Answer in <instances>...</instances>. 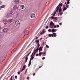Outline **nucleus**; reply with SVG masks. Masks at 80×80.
Segmentation results:
<instances>
[{
	"label": "nucleus",
	"instance_id": "nucleus-62",
	"mask_svg": "<svg viewBox=\"0 0 80 80\" xmlns=\"http://www.w3.org/2000/svg\"><path fill=\"white\" fill-rule=\"evenodd\" d=\"M63 7H65V5H63Z\"/></svg>",
	"mask_w": 80,
	"mask_h": 80
},
{
	"label": "nucleus",
	"instance_id": "nucleus-60",
	"mask_svg": "<svg viewBox=\"0 0 80 80\" xmlns=\"http://www.w3.org/2000/svg\"><path fill=\"white\" fill-rule=\"evenodd\" d=\"M1 8H1V6H0V10H1Z\"/></svg>",
	"mask_w": 80,
	"mask_h": 80
},
{
	"label": "nucleus",
	"instance_id": "nucleus-21",
	"mask_svg": "<svg viewBox=\"0 0 80 80\" xmlns=\"http://www.w3.org/2000/svg\"><path fill=\"white\" fill-rule=\"evenodd\" d=\"M42 48H43V47H40L39 48H38L39 49L38 50H39V51H42Z\"/></svg>",
	"mask_w": 80,
	"mask_h": 80
},
{
	"label": "nucleus",
	"instance_id": "nucleus-13",
	"mask_svg": "<svg viewBox=\"0 0 80 80\" xmlns=\"http://www.w3.org/2000/svg\"><path fill=\"white\" fill-rule=\"evenodd\" d=\"M13 9L14 10H17L18 9V7H17V6H14L13 8Z\"/></svg>",
	"mask_w": 80,
	"mask_h": 80
},
{
	"label": "nucleus",
	"instance_id": "nucleus-19",
	"mask_svg": "<svg viewBox=\"0 0 80 80\" xmlns=\"http://www.w3.org/2000/svg\"><path fill=\"white\" fill-rule=\"evenodd\" d=\"M25 8V6L23 5H22L20 6V8L21 9H23Z\"/></svg>",
	"mask_w": 80,
	"mask_h": 80
},
{
	"label": "nucleus",
	"instance_id": "nucleus-6",
	"mask_svg": "<svg viewBox=\"0 0 80 80\" xmlns=\"http://www.w3.org/2000/svg\"><path fill=\"white\" fill-rule=\"evenodd\" d=\"M31 53V52H30L28 54L26 58V61H25V62H27V60H28V57L30 54Z\"/></svg>",
	"mask_w": 80,
	"mask_h": 80
},
{
	"label": "nucleus",
	"instance_id": "nucleus-39",
	"mask_svg": "<svg viewBox=\"0 0 80 80\" xmlns=\"http://www.w3.org/2000/svg\"><path fill=\"white\" fill-rule=\"evenodd\" d=\"M42 60H44V59H45V57H43L42 58Z\"/></svg>",
	"mask_w": 80,
	"mask_h": 80
},
{
	"label": "nucleus",
	"instance_id": "nucleus-2",
	"mask_svg": "<svg viewBox=\"0 0 80 80\" xmlns=\"http://www.w3.org/2000/svg\"><path fill=\"white\" fill-rule=\"evenodd\" d=\"M14 15L16 16V18H18V17H19L20 16V15L19 14L16 12H14Z\"/></svg>",
	"mask_w": 80,
	"mask_h": 80
},
{
	"label": "nucleus",
	"instance_id": "nucleus-55",
	"mask_svg": "<svg viewBox=\"0 0 80 80\" xmlns=\"http://www.w3.org/2000/svg\"><path fill=\"white\" fill-rule=\"evenodd\" d=\"M62 23H59V25H62Z\"/></svg>",
	"mask_w": 80,
	"mask_h": 80
},
{
	"label": "nucleus",
	"instance_id": "nucleus-54",
	"mask_svg": "<svg viewBox=\"0 0 80 80\" xmlns=\"http://www.w3.org/2000/svg\"><path fill=\"white\" fill-rule=\"evenodd\" d=\"M1 4H2V1H0V5H1Z\"/></svg>",
	"mask_w": 80,
	"mask_h": 80
},
{
	"label": "nucleus",
	"instance_id": "nucleus-23",
	"mask_svg": "<svg viewBox=\"0 0 80 80\" xmlns=\"http://www.w3.org/2000/svg\"><path fill=\"white\" fill-rule=\"evenodd\" d=\"M36 53H34V52H32V54L31 55V57H32V56H33V57L34 56H35V55Z\"/></svg>",
	"mask_w": 80,
	"mask_h": 80
},
{
	"label": "nucleus",
	"instance_id": "nucleus-34",
	"mask_svg": "<svg viewBox=\"0 0 80 80\" xmlns=\"http://www.w3.org/2000/svg\"><path fill=\"white\" fill-rule=\"evenodd\" d=\"M46 47H47V48H49V46H48V45H46Z\"/></svg>",
	"mask_w": 80,
	"mask_h": 80
},
{
	"label": "nucleus",
	"instance_id": "nucleus-25",
	"mask_svg": "<svg viewBox=\"0 0 80 80\" xmlns=\"http://www.w3.org/2000/svg\"><path fill=\"white\" fill-rule=\"evenodd\" d=\"M67 8H64L63 10V11H65V10H67Z\"/></svg>",
	"mask_w": 80,
	"mask_h": 80
},
{
	"label": "nucleus",
	"instance_id": "nucleus-59",
	"mask_svg": "<svg viewBox=\"0 0 80 80\" xmlns=\"http://www.w3.org/2000/svg\"><path fill=\"white\" fill-rule=\"evenodd\" d=\"M42 38H40V39H39V40H42Z\"/></svg>",
	"mask_w": 80,
	"mask_h": 80
},
{
	"label": "nucleus",
	"instance_id": "nucleus-45",
	"mask_svg": "<svg viewBox=\"0 0 80 80\" xmlns=\"http://www.w3.org/2000/svg\"><path fill=\"white\" fill-rule=\"evenodd\" d=\"M31 61H32V59H30L29 62V63H31Z\"/></svg>",
	"mask_w": 80,
	"mask_h": 80
},
{
	"label": "nucleus",
	"instance_id": "nucleus-5",
	"mask_svg": "<svg viewBox=\"0 0 80 80\" xmlns=\"http://www.w3.org/2000/svg\"><path fill=\"white\" fill-rule=\"evenodd\" d=\"M12 21H13V19L10 18L8 20V22L9 23H10L12 22Z\"/></svg>",
	"mask_w": 80,
	"mask_h": 80
},
{
	"label": "nucleus",
	"instance_id": "nucleus-15",
	"mask_svg": "<svg viewBox=\"0 0 80 80\" xmlns=\"http://www.w3.org/2000/svg\"><path fill=\"white\" fill-rule=\"evenodd\" d=\"M26 68V65H25L23 66V68L21 70V72H22L23 70H24Z\"/></svg>",
	"mask_w": 80,
	"mask_h": 80
},
{
	"label": "nucleus",
	"instance_id": "nucleus-20",
	"mask_svg": "<svg viewBox=\"0 0 80 80\" xmlns=\"http://www.w3.org/2000/svg\"><path fill=\"white\" fill-rule=\"evenodd\" d=\"M45 30L44 29H43L42 30V32H41L40 33L41 34H43V33H45Z\"/></svg>",
	"mask_w": 80,
	"mask_h": 80
},
{
	"label": "nucleus",
	"instance_id": "nucleus-31",
	"mask_svg": "<svg viewBox=\"0 0 80 80\" xmlns=\"http://www.w3.org/2000/svg\"><path fill=\"white\" fill-rule=\"evenodd\" d=\"M31 65V62H29L28 64V67H30V65Z\"/></svg>",
	"mask_w": 80,
	"mask_h": 80
},
{
	"label": "nucleus",
	"instance_id": "nucleus-10",
	"mask_svg": "<svg viewBox=\"0 0 80 80\" xmlns=\"http://www.w3.org/2000/svg\"><path fill=\"white\" fill-rule=\"evenodd\" d=\"M3 31L4 32H7L8 31V28H5L3 29Z\"/></svg>",
	"mask_w": 80,
	"mask_h": 80
},
{
	"label": "nucleus",
	"instance_id": "nucleus-41",
	"mask_svg": "<svg viewBox=\"0 0 80 80\" xmlns=\"http://www.w3.org/2000/svg\"><path fill=\"white\" fill-rule=\"evenodd\" d=\"M63 13L61 12L60 13V15H62V14H63Z\"/></svg>",
	"mask_w": 80,
	"mask_h": 80
},
{
	"label": "nucleus",
	"instance_id": "nucleus-11",
	"mask_svg": "<svg viewBox=\"0 0 80 80\" xmlns=\"http://www.w3.org/2000/svg\"><path fill=\"white\" fill-rule=\"evenodd\" d=\"M38 48H39V47H38V48L34 50V52H33L34 53H37V52L38 50Z\"/></svg>",
	"mask_w": 80,
	"mask_h": 80
},
{
	"label": "nucleus",
	"instance_id": "nucleus-47",
	"mask_svg": "<svg viewBox=\"0 0 80 80\" xmlns=\"http://www.w3.org/2000/svg\"><path fill=\"white\" fill-rule=\"evenodd\" d=\"M42 44H43V45H44V44H45V42H43Z\"/></svg>",
	"mask_w": 80,
	"mask_h": 80
},
{
	"label": "nucleus",
	"instance_id": "nucleus-32",
	"mask_svg": "<svg viewBox=\"0 0 80 80\" xmlns=\"http://www.w3.org/2000/svg\"><path fill=\"white\" fill-rule=\"evenodd\" d=\"M51 19H54V17H53V16H52V17H51Z\"/></svg>",
	"mask_w": 80,
	"mask_h": 80
},
{
	"label": "nucleus",
	"instance_id": "nucleus-9",
	"mask_svg": "<svg viewBox=\"0 0 80 80\" xmlns=\"http://www.w3.org/2000/svg\"><path fill=\"white\" fill-rule=\"evenodd\" d=\"M4 22V23L5 25H7V23L8 22V21L7 20L5 19L3 21Z\"/></svg>",
	"mask_w": 80,
	"mask_h": 80
},
{
	"label": "nucleus",
	"instance_id": "nucleus-38",
	"mask_svg": "<svg viewBox=\"0 0 80 80\" xmlns=\"http://www.w3.org/2000/svg\"><path fill=\"white\" fill-rule=\"evenodd\" d=\"M11 13H13V10H12V11H11Z\"/></svg>",
	"mask_w": 80,
	"mask_h": 80
},
{
	"label": "nucleus",
	"instance_id": "nucleus-56",
	"mask_svg": "<svg viewBox=\"0 0 80 80\" xmlns=\"http://www.w3.org/2000/svg\"><path fill=\"white\" fill-rule=\"evenodd\" d=\"M28 79H29V77H27V79L28 80Z\"/></svg>",
	"mask_w": 80,
	"mask_h": 80
},
{
	"label": "nucleus",
	"instance_id": "nucleus-57",
	"mask_svg": "<svg viewBox=\"0 0 80 80\" xmlns=\"http://www.w3.org/2000/svg\"><path fill=\"white\" fill-rule=\"evenodd\" d=\"M37 39H38V37H37L36 38V39L37 40Z\"/></svg>",
	"mask_w": 80,
	"mask_h": 80
},
{
	"label": "nucleus",
	"instance_id": "nucleus-42",
	"mask_svg": "<svg viewBox=\"0 0 80 80\" xmlns=\"http://www.w3.org/2000/svg\"><path fill=\"white\" fill-rule=\"evenodd\" d=\"M46 28L47 29V28H48V26H46Z\"/></svg>",
	"mask_w": 80,
	"mask_h": 80
},
{
	"label": "nucleus",
	"instance_id": "nucleus-1",
	"mask_svg": "<svg viewBox=\"0 0 80 80\" xmlns=\"http://www.w3.org/2000/svg\"><path fill=\"white\" fill-rule=\"evenodd\" d=\"M62 5H63V4H62V3H60L57 7V10H56V12H55L54 13V14H52L53 17L54 16V15H55L56 12H58V10H59V12H62V7H61L62 6Z\"/></svg>",
	"mask_w": 80,
	"mask_h": 80
},
{
	"label": "nucleus",
	"instance_id": "nucleus-58",
	"mask_svg": "<svg viewBox=\"0 0 80 80\" xmlns=\"http://www.w3.org/2000/svg\"><path fill=\"white\" fill-rule=\"evenodd\" d=\"M45 52H44V53H43V54L45 55Z\"/></svg>",
	"mask_w": 80,
	"mask_h": 80
},
{
	"label": "nucleus",
	"instance_id": "nucleus-53",
	"mask_svg": "<svg viewBox=\"0 0 80 80\" xmlns=\"http://www.w3.org/2000/svg\"><path fill=\"white\" fill-rule=\"evenodd\" d=\"M39 55L40 56H41V54L40 53H40H39Z\"/></svg>",
	"mask_w": 80,
	"mask_h": 80
},
{
	"label": "nucleus",
	"instance_id": "nucleus-14",
	"mask_svg": "<svg viewBox=\"0 0 80 80\" xmlns=\"http://www.w3.org/2000/svg\"><path fill=\"white\" fill-rule=\"evenodd\" d=\"M52 37H57V34H56V33H54L53 34H52Z\"/></svg>",
	"mask_w": 80,
	"mask_h": 80
},
{
	"label": "nucleus",
	"instance_id": "nucleus-12",
	"mask_svg": "<svg viewBox=\"0 0 80 80\" xmlns=\"http://www.w3.org/2000/svg\"><path fill=\"white\" fill-rule=\"evenodd\" d=\"M39 42H40V41L39 40H36V42H37V43H38V47H40V44H39Z\"/></svg>",
	"mask_w": 80,
	"mask_h": 80
},
{
	"label": "nucleus",
	"instance_id": "nucleus-35",
	"mask_svg": "<svg viewBox=\"0 0 80 80\" xmlns=\"http://www.w3.org/2000/svg\"><path fill=\"white\" fill-rule=\"evenodd\" d=\"M12 78H13V76H11L10 79V80H13V79H12Z\"/></svg>",
	"mask_w": 80,
	"mask_h": 80
},
{
	"label": "nucleus",
	"instance_id": "nucleus-36",
	"mask_svg": "<svg viewBox=\"0 0 80 80\" xmlns=\"http://www.w3.org/2000/svg\"><path fill=\"white\" fill-rule=\"evenodd\" d=\"M68 6H69L67 4V5H66V7H67V8H68V7H69Z\"/></svg>",
	"mask_w": 80,
	"mask_h": 80
},
{
	"label": "nucleus",
	"instance_id": "nucleus-50",
	"mask_svg": "<svg viewBox=\"0 0 80 80\" xmlns=\"http://www.w3.org/2000/svg\"><path fill=\"white\" fill-rule=\"evenodd\" d=\"M2 29V28L1 27V26L0 25V30H1Z\"/></svg>",
	"mask_w": 80,
	"mask_h": 80
},
{
	"label": "nucleus",
	"instance_id": "nucleus-29",
	"mask_svg": "<svg viewBox=\"0 0 80 80\" xmlns=\"http://www.w3.org/2000/svg\"><path fill=\"white\" fill-rule=\"evenodd\" d=\"M48 32H52V30H51V29H49L48 30Z\"/></svg>",
	"mask_w": 80,
	"mask_h": 80
},
{
	"label": "nucleus",
	"instance_id": "nucleus-63",
	"mask_svg": "<svg viewBox=\"0 0 80 80\" xmlns=\"http://www.w3.org/2000/svg\"><path fill=\"white\" fill-rule=\"evenodd\" d=\"M40 52V50H39V52Z\"/></svg>",
	"mask_w": 80,
	"mask_h": 80
},
{
	"label": "nucleus",
	"instance_id": "nucleus-30",
	"mask_svg": "<svg viewBox=\"0 0 80 80\" xmlns=\"http://www.w3.org/2000/svg\"><path fill=\"white\" fill-rule=\"evenodd\" d=\"M33 58H34V57H33V56H32V57L31 58V60H33Z\"/></svg>",
	"mask_w": 80,
	"mask_h": 80
},
{
	"label": "nucleus",
	"instance_id": "nucleus-33",
	"mask_svg": "<svg viewBox=\"0 0 80 80\" xmlns=\"http://www.w3.org/2000/svg\"><path fill=\"white\" fill-rule=\"evenodd\" d=\"M48 37H52V35H51V34H49L48 35Z\"/></svg>",
	"mask_w": 80,
	"mask_h": 80
},
{
	"label": "nucleus",
	"instance_id": "nucleus-49",
	"mask_svg": "<svg viewBox=\"0 0 80 80\" xmlns=\"http://www.w3.org/2000/svg\"><path fill=\"white\" fill-rule=\"evenodd\" d=\"M67 3L66 2H65L64 3H65V5H67V4H67Z\"/></svg>",
	"mask_w": 80,
	"mask_h": 80
},
{
	"label": "nucleus",
	"instance_id": "nucleus-8",
	"mask_svg": "<svg viewBox=\"0 0 80 80\" xmlns=\"http://www.w3.org/2000/svg\"><path fill=\"white\" fill-rule=\"evenodd\" d=\"M29 33V31L27 30V31H25L24 32V35H28Z\"/></svg>",
	"mask_w": 80,
	"mask_h": 80
},
{
	"label": "nucleus",
	"instance_id": "nucleus-46",
	"mask_svg": "<svg viewBox=\"0 0 80 80\" xmlns=\"http://www.w3.org/2000/svg\"><path fill=\"white\" fill-rule=\"evenodd\" d=\"M43 67V66H41L39 67V68H41V67Z\"/></svg>",
	"mask_w": 80,
	"mask_h": 80
},
{
	"label": "nucleus",
	"instance_id": "nucleus-27",
	"mask_svg": "<svg viewBox=\"0 0 80 80\" xmlns=\"http://www.w3.org/2000/svg\"><path fill=\"white\" fill-rule=\"evenodd\" d=\"M54 19H55V20H57V17H54Z\"/></svg>",
	"mask_w": 80,
	"mask_h": 80
},
{
	"label": "nucleus",
	"instance_id": "nucleus-37",
	"mask_svg": "<svg viewBox=\"0 0 80 80\" xmlns=\"http://www.w3.org/2000/svg\"><path fill=\"white\" fill-rule=\"evenodd\" d=\"M18 75H20V72L18 71Z\"/></svg>",
	"mask_w": 80,
	"mask_h": 80
},
{
	"label": "nucleus",
	"instance_id": "nucleus-24",
	"mask_svg": "<svg viewBox=\"0 0 80 80\" xmlns=\"http://www.w3.org/2000/svg\"><path fill=\"white\" fill-rule=\"evenodd\" d=\"M5 5H3L1 6V8H5Z\"/></svg>",
	"mask_w": 80,
	"mask_h": 80
},
{
	"label": "nucleus",
	"instance_id": "nucleus-26",
	"mask_svg": "<svg viewBox=\"0 0 80 80\" xmlns=\"http://www.w3.org/2000/svg\"><path fill=\"white\" fill-rule=\"evenodd\" d=\"M9 14V17H12V13H10V14Z\"/></svg>",
	"mask_w": 80,
	"mask_h": 80
},
{
	"label": "nucleus",
	"instance_id": "nucleus-18",
	"mask_svg": "<svg viewBox=\"0 0 80 80\" xmlns=\"http://www.w3.org/2000/svg\"><path fill=\"white\" fill-rule=\"evenodd\" d=\"M57 29H52V32H56L57 31Z\"/></svg>",
	"mask_w": 80,
	"mask_h": 80
},
{
	"label": "nucleus",
	"instance_id": "nucleus-51",
	"mask_svg": "<svg viewBox=\"0 0 80 80\" xmlns=\"http://www.w3.org/2000/svg\"><path fill=\"white\" fill-rule=\"evenodd\" d=\"M38 55H39L38 54H37L36 55V56H37H37H38Z\"/></svg>",
	"mask_w": 80,
	"mask_h": 80
},
{
	"label": "nucleus",
	"instance_id": "nucleus-48",
	"mask_svg": "<svg viewBox=\"0 0 80 80\" xmlns=\"http://www.w3.org/2000/svg\"><path fill=\"white\" fill-rule=\"evenodd\" d=\"M33 76H35V73H33Z\"/></svg>",
	"mask_w": 80,
	"mask_h": 80
},
{
	"label": "nucleus",
	"instance_id": "nucleus-4",
	"mask_svg": "<svg viewBox=\"0 0 80 80\" xmlns=\"http://www.w3.org/2000/svg\"><path fill=\"white\" fill-rule=\"evenodd\" d=\"M54 23L51 21L50 23V28H53V27L54 26Z\"/></svg>",
	"mask_w": 80,
	"mask_h": 80
},
{
	"label": "nucleus",
	"instance_id": "nucleus-16",
	"mask_svg": "<svg viewBox=\"0 0 80 80\" xmlns=\"http://www.w3.org/2000/svg\"><path fill=\"white\" fill-rule=\"evenodd\" d=\"M14 2L15 3L18 4L19 3V0H14Z\"/></svg>",
	"mask_w": 80,
	"mask_h": 80
},
{
	"label": "nucleus",
	"instance_id": "nucleus-40",
	"mask_svg": "<svg viewBox=\"0 0 80 80\" xmlns=\"http://www.w3.org/2000/svg\"><path fill=\"white\" fill-rule=\"evenodd\" d=\"M15 78H16V79H17V76H15Z\"/></svg>",
	"mask_w": 80,
	"mask_h": 80
},
{
	"label": "nucleus",
	"instance_id": "nucleus-52",
	"mask_svg": "<svg viewBox=\"0 0 80 80\" xmlns=\"http://www.w3.org/2000/svg\"><path fill=\"white\" fill-rule=\"evenodd\" d=\"M40 53H41V55H42V54H43V52H40Z\"/></svg>",
	"mask_w": 80,
	"mask_h": 80
},
{
	"label": "nucleus",
	"instance_id": "nucleus-44",
	"mask_svg": "<svg viewBox=\"0 0 80 80\" xmlns=\"http://www.w3.org/2000/svg\"><path fill=\"white\" fill-rule=\"evenodd\" d=\"M57 28H58V27H59V25H57Z\"/></svg>",
	"mask_w": 80,
	"mask_h": 80
},
{
	"label": "nucleus",
	"instance_id": "nucleus-22",
	"mask_svg": "<svg viewBox=\"0 0 80 80\" xmlns=\"http://www.w3.org/2000/svg\"><path fill=\"white\" fill-rule=\"evenodd\" d=\"M67 1V3L69 5L70 4V0H66Z\"/></svg>",
	"mask_w": 80,
	"mask_h": 80
},
{
	"label": "nucleus",
	"instance_id": "nucleus-17",
	"mask_svg": "<svg viewBox=\"0 0 80 80\" xmlns=\"http://www.w3.org/2000/svg\"><path fill=\"white\" fill-rule=\"evenodd\" d=\"M4 59H5V57L3 56L2 58H1L0 60L2 62H3V61L4 60Z\"/></svg>",
	"mask_w": 80,
	"mask_h": 80
},
{
	"label": "nucleus",
	"instance_id": "nucleus-43",
	"mask_svg": "<svg viewBox=\"0 0 80 80\" xmlns=\"http://www.w3.org/2000/svg\"><path fill=\"white\" fill-rule=\"evenodd\" d=\"M57 27V26L56 25L54 26H53V28H56Z\"/></svg>",
	"mask_w": 80,
	"mask_h": 80
},
{
	"label": "nucleus",
	"instance_id": "nucleus-3",
	"mask_svg": "<svg viewBox=\"0 0 80 80\" xmlns=\"http://www.w3.org/2000/svg\"><path fill=\"white\" fill-rule=\"evenodd\" d=\"M15 23L16 26L20 25V22H19V20H16L15 21Z\"/></svg>",
	"mask_w": 80,
	"mask_h": 80
},
{
	"label": "nucleus",
	"instance_id": "nucleus-61",
	"mask_svg": "<svg viewBox=\"0 0 80 80\" xmlns=\"http://www.w3.org/2000/svg\"><path fill=\"white\" fill-rule=\"evenodd\" d=\"M1 30H0V33H1Z\"/></svg>",
	"mask_w": 80,
	"mask_h": 80
},
{
	"label": "nucleus",
	"instance_id": "nucleus-28",
	"mask_svg": "<svg viewBox=\"0 0 80 80\" xmlns=\"http://www.w3.org/2000/svg\"><path fill=\"white\" fill-rule=\"evenodd\" d=\"M7 18H8L9 17H10V16L9 15V14H7Z\"/></svg>",
	"mask_w": 80,
	"mask_h": 80
},
{
	"label": "nucleus",
	"instance_id": "nucleus-7",
	"mask_svg": "<svg viewBox=\"0 0 80 80\" xmlns=\"http://www.w3.org/2000/svg\"><path fill=\"white\" fill-rule=\"evenodd\" d=\"M35 17V14L34 13H32L31 14V17L32 18H34Z\"/></svg>",
	"mask_w": 80,
	"mask_h": 80
}]
</instances>
